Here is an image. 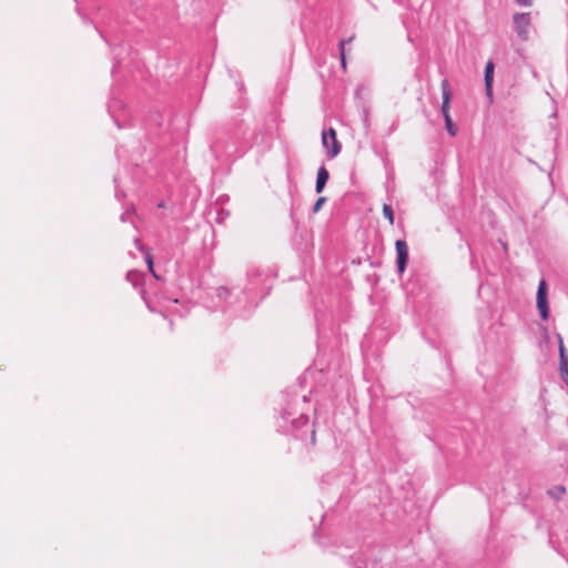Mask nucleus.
Wrapping results in <instances>:
<instances>
[{"label":"nucleus","instance_id":"obj_6","mask_svg":"<svg viewBox=\"0 0 568 568\" xmlns=\"http://www.w3.org/2000/svg\"><path fill=\"white\" fill-rule=\"evenodd\" d=\"M494 63L488 61L485 67V89L487 97L493 98Z\"/></svg>","mask_w":568,"mask_h":568},{"label":"nucleus","instance_id":"obj_8","mask_svg":"<svg viewBox=\"0 0 568 568\" xmlns=\"http://www.w3.org/2000/svg\"><path fill=\"white\" fill-rule=\"evenodd\" d=\"M140 248L144 253L145 263L148 265L149 272L152 274V276L154 278L159 280L160 276L156 274V272L154 270V262H153V255H152L151 248L145 247V246H141Z\"/></svg>","mask_w":568,"mask_h":568},{"label":"nucleus","instance_id":"obj_13","mask_svg":"<svg viewBox=\"0 0 568 568\" xmlns=\"http://www.w3.org/2000/svg\"><path fill=\"white\" fill-rule=\"evenodd\" d=\"M560 373H561L562 378L565 379V382L568 385V365L565 367H561Z\"/></svg>","mask_w":568,"mask_h":568},{"label":"nucleus","instance_id":"obj_2","mask_svg":"<svg viewBox=\"0 0 568 568\" xmlns=\"http://www.w3.org/2000/svg\"><path fill=\"white\" fill-rule=\"evenodd\" d=\"M322 143L327 149V155L335 158L339 154L342 145L337 140L336 130L331 128L322 133Z\"/></svg>","mask_w":568,"mask_h":568},{"label":"nucleus","instance_id":"obj_11","mask_svg":"<svg viewBox=\"0 0 568 568\" xmlns=\"http://www.w3.org/2000/svg\"><path fill=\"white\" fill-rule=\"evenodd\" d=\"M383 214L387 219L389 225L394 224V212L390 205L384 204L383 205Z\"/></svg>","mask_w":568,"mask_h":568},{"label":"nucleus","instance_id":"obj_1","mask_svg":"<svg viewBox=\"0 0 568 568\" xmlns=\"http://www.w3.org/2000/svg\"><path fill=\"white\" fill-rule=\"evenodd\" d=\"M442 95H443L442 113L445 119V125H446L447 132L452 136H455L457 134V126L452 121L450 113H449L452 91H450L447 80L442 81Z\"/></svg>","mask_w":568,"mask_h":568},{"label":"nucleus","instance_id":"obj_12","mask_svg":"<svg viewBox=\"0 0 568 568\" xmlns=\"http://www.w3.org/2000/svg\"><path fill=\"white\" fill-rule=\"evenodd\" d=\"M325 201H326L325 197H323V196L318 197L313 206V212L317 213L321 210L322 205L325 203Z\"/></svg>","mask_w":568,"mask_h":568},{"label":"nucleus","instance_id":"obj_4","mask_svg":"<svg viewBox=\"0 0 568 568\" xmlns=\"http://www.w3.org/2000/svg\"><path fill=\"white\" fill-rule=\"evenodd\" d=\"M537 308L542 320H547L549 315V308L547 303V284L544 280L539 282L537 291Z\"/></svg>","mask_w":568,"mask_h":568},{"label":"nucleus","instance_id":"obj_5","mask_svg":"<svg viewBox=\"0 0 568 568\" xmlns=\"http://www.w3.org/2000/svg\"><path fill=\"white\" fill-rule=\"evenodd\" d=\"M395 247L397 252V268L400 274L404 273L406 268V263L408 260V247L405 241L397 240L395 242Z\"/></svg>","mask_w":568,"mask_h":568},{"label":"nucleus","instance_id":"obj_7","mask_svg":"<svg viewBox=\"0 0 568 568\" xmlns=\"http://www.w3.org/2000/svg\"><path fill=\"white\" fill-rule=\"evenodd\" d=\"M329 174L328 171L321 166L317 171V178H316V192L321 193L323 189L325 187L327 181H328Z\"/></svg>","mask_w":568,"mask_h":568},{"label":"nucleus","instance_id":"obj_15","mask_svg":"<svg viewBox=\"0 0 568 568\" xmlns=\"http://www.w3.org/2000/svg\"><path fill=\"white\" fill-rule=\"evenodd\" d=\"M555 489H556V494H557V495H561V494H565V493H566V489H565V487H562V486H558V487H556Z\"/></svg>","mask_w":568,"mask_h":568},{"label":"nucleus","instance_id":"obj_10","mask_svg":"<svg viewBox=\"0 0 568 568\" xmlns=\"http://www.w3.org/2000/svg\"><path fill=\"white\" fill-rule=\"evenodd\" d=\"M354 39H355V36H352V37L347 40V42H352ZM345 44H346V41H345V40H342V41L339 42L341 63H342V68H343L344 70L346 69Z\"/></svg>","mask_w":568,"mask_h":568},{"label":"nucleus","instance_id":"obj_9","mask_svg":"<svg viewBox=\"0 0 568 568\" xmlns=\"http://www.w3.org/2000/svg\"><path fill=\"white\" fill-rule=\"evenodd\" d=\"M558 344H559V355H560V368L568 365V355L566 353V347L564 344L562 337L558 336Z\"/></svg>","mask_w":568,"mask_h":568},{"label":"nucleus","instance_id":"obj_14","mask_svg":"<svg viewBox=\"0 0 568 568\" xmlns=\"http://www.w3.org/2000/svg\"><path fill=\"white\" fill-rule=\"evenodd\" d=\"M520 6L530 7L532 0H516Z\"/></svg>","mask_w":568,"mask_h":568},{"label":"nucleus","instance_id":"obj_3","mask_svg":"<svg viewBox=\"0 0 568 568\" xmlns=\"http://www.w3.org/2000/svg\"><path fill=\"white\" fill-rule=\"evenodd\" d=\"M515 28L518 37L523 41H527L529 39V28H530V13H517L514 17Z\"/></svg>","mask_w":568,"mask_h":568}]
</instances>
